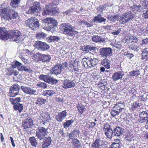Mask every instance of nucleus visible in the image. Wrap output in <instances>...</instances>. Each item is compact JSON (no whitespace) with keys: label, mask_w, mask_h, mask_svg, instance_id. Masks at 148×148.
<instances>
[{"label":"nucleus","mask_w":148,"mask_h":148,"mask_svg":"<svg viewBox=\"0 0 148 148\" xmlns=\"http://www.w3.org/2000/svg\"><path fill=\"white\" fill-rule=\"evenodd\" d=\"M1 16L3 18L9 21H16L19 19L18 14L12 10L9 7L4 8L2 10Z\"/></svg>","instance_id":"1"},{"label":"nucleus","mask_w":148,"mask_h":148,"mask_svg":"<svg viewBox=\"0 0 148 148\" xmlns=\"http://www.w3.org/2000/svg\"><path fill=\"white\" fill-rule=\"evenodd\" d=\"M60 28L63 33L69 36H72L77 33V32L75 30V27L68 23L61 25Z\"/></svg>","instance_id":"2"},{"label":"nucleus","mask_w":148,"mask_h":148,"mask_svg":"<svg viewBox=\"0 0 148 148\" xmlns=\"http://www.w3.org/2000/svg\"><path fill=\"white\" fill-rule=\"evenodd\" d=\"M42 27L47 31H50L56 25L57 22L52 18H47L42 20Z\"/></svg>","instance_id":"3"},{"label":"nucleus","mask_w":148,"mask_h":148,"mask_svg":"<svg viewBox=\"0 0 148 148\" xmlns=\"http://www.w3.org/2000/svg\"><path fill=\"white\" fill-rule=\"evenodd\" d=\"M25 23L27 26L34 30H36L40 26L38 20L35 17L28 18L25 21Z\"/></svg>","instance_id":"4"},{"label":"nucleus","mask_w":148,"mask_h":148,"mask_svg":"<svg viewBox=\"0 0 148 148\" xmlns=\"http://www.w3.org/2000/svg\"><path fill=\"white\" fill-rule=\"evenodd\" d=\"M134 14L131 11H128L121 15L120 18L119 22L121 24H125L134 17Z\"/></svg>","instance_id":"5"},{"label":"nucleus","mask_w":148,"mask_h":148,"mask_svg":"<svg viewBox=\"0 0 148 148\" xmlns=\"http://www.w3.org/2000/svg\"><path fill=\"white\" fill-rule=\"evenodd\" d=\"M124 105L123 102H121L116 103L113 107L111 112V114L113 116L118 115L124 109Z\"/></svg>","instance_id":"6"},{"label":"nucleus","mask_w":148,"mask_h":148,"mask_svg":"<svg viewBox=\"0 0 148 148\" xmlns=\"http://www.w3.org/2000/svg\"><path fill=\"white\" fill-rule=\"evenodd\" d=\"M47 129L42 127H39L36 133V136L37 138L42 140L47 134Z\"/></svg>","instance_id":"7"},{"label":"nucleus","mask_w":148,"mask_h":148,"mask_svg":"<svg viewBox=\"0 0 148 148\" xmlns=\"http://www.w3.org/2000/svg\"><path fill=\"white\" fill-rule=\"evenodd\" d=\"M41 11L40 3L38 2H35L30 7L27 12L28 14H34L40 12Z\"/></svg>","instance_id":"8"},{"label":"nucleus","mask_w":148,"mask_h":148,"mask_svg":"<svg viewBox=\"0 0 148 148\" xmlns=\"http://www.w3.org/2000/svg\"><path fill=\"white\" fill-rule=\"evenodd\" d=\"M108 143L106 141H103L100 139H97L92 144L90 148H106L108 146Z\"/></svg>","instance_id":"9"},{"label":"nucleus","mask_w":148,"mask_h":148,"mask_svg":"<svg viewBox=\"0 0 148 148\" xmlns=\"http://www.w3.org/2000/svg\"><path fill=\"white\" fill-rule=\"evenodd\" d=\"M103 130L104 133L107 137L111 139L112 138L113 134H114V132L113 131L111 128L110 126L107 123L106 124L104 125Z\"/></svg>","instance_id":"10"},{"label":"nucleus","mask_w":148,"mask_h":148,"mask_svg":"<svg viewBox=\"0 0 148 148\" xmlns=\"http://www.w3.org/2000/svg\"><path fill=\"white\" fill-rule=\"evenodd\" d=\"M34 46L39 50L44 51L49 48V45L45 42L40 41H36L34 44Z\"/></svg>","instance_id":"11"},{"label":"nucleus","mask_w":148,"mask_h":148,"mask_svg":"<svg viewBox=\"0 0 148 148\" xmlns=\"http://www.w3.org/2000/svg\"><path fill=\"white\" fill-rule=\"evenodd\" d=\"M21 33L19 31L16 30L12 32L8 35V38L10 41H17L21 38Z\"/></svg>","instance_id":"12"},{"label":"nucleus","mask_w":148,"mask_h":148,"mask_svg":"<svg viewBox=\"0 0 148 148\" xmlns=\"http://www.w3.org/2000/svg\"><path fill=\"white\" fill-rule=\"evenodd\" d=\"M99 52L100 55L104 58L111 56L112 53V49L110 48H103L100 49Z\"/></svg>","instance_id":"13"},{"label":"nucleus","mask_w":148,"mask_h":148,"mask_svg":"<svg viewBox=\"0 0 148 148\" xmlns=\"http://www.w3.org/2000/svg\"><path fill=\"white\" fill-rule=\"evenodd\" d=\"M39 78L40 79H43L45 82L52 84H56L58 82L57 80L45 75H40Z\"/></svg>","instance_id":"14"},{"label":"nucleus","mask_w":148,"mask_h":148,"mask_svg":"<svg viewBox=\"0 0 148 148\" xmlns=\"http://www.w3.org/2000/svg\"><path fill=\"white\" fill-rule=\"evenodd\" d=\"M19 92V86L17 84L12 85L10 88V94L11 97H15Z\"/></svg>","instance_id":"15"},{"label":"nucleus","mask_w":148,"mask_h":148,"mask_svg":"<svg viewBox=\"0 0 148 148\" xmlns=\"http://www.w3.org/2000/svg\"><path fill=\"white\" fill-rule=\"evenodd\" d=\"M75 84L73 81L65 79L63 82L62 87L65 89L70 88L75 86Z\"/></svg>","instance_id":"16"},{"label":"nucleus","mask_w":148,"mask_h":148,"mask_svg":"<svg viewBox=\"0 0 148 148\" xmlns=\"http://www.w3.org/2000/svg\"><path fill=\"white\" fill-rule=\"evenodd\" d=\"M139 121L141 123L146 122L148 119V113L146 111H143L139 114Z\"/></svg>","instance_id":"17"},{"label":"nucleus","mask_w":148,"mask_h":148,"mask_svg":"<svg viewBox=\"0 0 148 148\" xmlns=\"http://www.w3.org/2000/svg\"><path fill=\"white\" fill-rule=\"evenodd\" d=\"M22 90L25 93L32 95L36 92V91L32 88L25 86H22L21 87Z\"/></svg>","instance_id":"18"},{"label":"nucleus","mask_w":148,"mask_h":148,"mask_svg":"<svg viewBox=\"0 0 148 148\" xmlns=\"http://www.w3.org/2000/svg\"><path fill=\"white\" fill-rule=\"evenodd\" d=\"M33 125V120L31 119H26L23 122V125L25 129L31 127Z\"/></svg>","instance_id":"19"},{"label":"nucleus","mask_w":148,"mask_h":148,"mask_svg":"<svg viewBox=\"0 0 148 148\" xmlns=\"http://www.w3.org/2000/svg\"><path fill=\"white\" fill-rule=\"evenodd\" d=\"M38 57L39 58V60L41 61L42 62H49L51 59L50 55L45 54H39Z\"/></svg>","instance_id":"20"},{"label":"nucleus","mask_w":148,"mask_h":148,"mask_svg":"<svg viewBox=\"0 0 148 148\" xmlns=\"http://www.w3.org/2000/svg\"><path fill=\"white\" fill-rule=\"evenodd\" d=\"M83 50L86 52L91 51L97 53L98 49L96 47L92 46L91 45H87L82 48Z\"/></svg>","instance_id":"21"},{"label":"nucleus","mask_w":148,"mask_h":148,"mask_svg":"<svg viewBox=\"0 0 148 148\" xmlns=\"http://www.w3.org/2000/svg\"><path fill=\"white\" fill-rule=\"evenodd\" d=\"M66 112L65 110L63 111L60 112L56 116V119L58 121L61 122L66 116Z\"/></svg>","instance_id":"22"},{"label":"nucleus","mask_w":148,"mask_h":148,"mask_svg":"<svg viewBox=\"0 0 148 148\" xmlns=\"http://www.w3.org/2000/svg\"><path fill=\"white\" fill-rule=\"evenodd\" d=\"M123 129L117 127L114 129V135L116 136H119L123 134Z\"/></svg>","instance_id":"23"},{"label":"nucleus","mask_w":148,"mask_h":148,"mask_svg":"<svg viewBox=\"0 0 148 148\" xmlns=\"http://www.w3.org/2000/svg\"><path fill=\"white\" fill-rule=\"evenodd\" d=\"M62 69V66L58 64L55 65L51 70L52 73H54L56 75L60 74Z\"/></svg>","instance_id":"24"},{"label":"nucleus","mask_w":148,"mask_h":148,"mask_svg":"<svg viewBox=\"0 0 148 148\" xmlns=\"http://www.w3.org/2000/svg\"><path fill=\"white\" fill-rule=\"evenodd\" d=\"M42 140H43L42 144V147L43 148H47L50 145L52 141L50 137H45Z\"/></svg>","instance_id":"25"},{"label":"nucleus","mask_w":148,"mask_h":148,"mask_svg":"<svg viewBox=\"0 0 148 148\" xmlns=\"http://www.w3.org/2000/svg\"><path fill=\"white\" fill-rule=\"evenodd\" d=\"M124 74L121 71H119L113 74L112 77V79L114 81H116L119 79L122 78Z\"/></svg>","instance_id":"26"},{"label":"nucleus","mask_w":148,"mask_h":148,"mask_svg":"<svg viewBox=\"0 0 148 148\" xmlns=\"http://www.w3.org/2000/svg\"><path fill=\"white\" fill-rule=\"evenodd\" d=\"M82 65L86 69H88L92 67L90 60L84 58L82 60Z\"/></svg>","instance_id":"27"},{"label":"nucleus","mask_w":148,"mask_h":148,"mask_svg":"<svg viewBox=\"0 0 148 148\" xmlns=\"http://www.w3.org/2000/svg\"><path fill=\"white\" fill-rule=\"evenodd\" d=\"M8 33L6 31L3 29L0 28V38L2 40L5 39H8Z\"/></svg>","instance_id":"28"},{"label":"nucleus","mask_w":148,"mask_h":148,"mask_svg":"<svg viewBox=\"0 0 148 148\" xmlns=\"http://www.w3.org/2000/svg\"><path fill=\"white\" fill-rule=\"evenodd\" d=\"M148 47V38L143 39L142 40V43L140 44V48L141 49L147 48Z\"/></svg>","instance_id":"29"},{"label":"nucleus","mask_w":148,"mask_h":148,"mask_svg":"<svg viewBox=\"0 0 148 148\" xmlns=\"http://www.w3.org/2000/svg\"><path fill=\"white\" fill-rule=\"evenodd\" d=\"M79 131L78 130H73L69 134V136L70 139H73L72 138L75 137H77L79 134Z\"/></svg>","instance_id":"30"},{"label":"nucleus","mask_w":148,"mask_h":148,"mask_svg":"<svg viewBox=\"0 0 148 148\" xmlns=\"http://www.w3.org/2000/svg\"><path fill=\"white\" fill-rule=\"evenodd\" d=\"M46 101V99L40 98H37V100L35 101V103L38 106H41L43 104L45 103Z\"/></svg>","instance_id":"31"},{"label":"nucleus","mask_w":148,"mask_h":148,"mask_svg":"<svg viewBox=\"0 0 148 148\" xmlns=\"http://www.w3.org/2000/svg\"><path fill=\"white\" fill-rule=\"evenodd\" d=\"M142 49L143 50L142 54L143 58L148 60V46Z\"/></svg>","instance_id":"32"},{"label":"nucleus","mask_w":148,"mask_h":148,"mask_svg":"<svg viewBox=\"0 0 148 148\" xmlns=\"http://www.w3.org/2000/svg\"><path fill=\"white\" fill-rule=\"evenodd\" d=\"M106 19L103 18L101 17V15L99 14L97 16H95L93 19L94 21H98L99 23H101L103 22H105Z\"/></svg>","instance_id":"33"},{"label":"nucleus","mask_w":148,"mask_h":148,"mask_svg":"<svg viewBox=\"0 0 148 148\" xmlns=\"http://www.w3.org/2000/svg\"><path fill=\"white\" fill-rule=\"evenodd\" d=\"M14 108L15 110H18L19 112H20L23 110V106L22 104L18 103L14 105L13 107Z\"/></svg>","instance_id":"34"},{"label":"nucleus","mask_w":148,"mask_h":148,"mask_svg":"<svg viewBox=\"0 0 148 148\" xmlns=\"http://www.w3.org/2000/svg\"><path fill=\"white\" fill-rule=\"evenodd\" d=\"M143 9L141 5H134L132 7H131V12H135L136 11H139L141 10V9Z\"/></svg>","instance_id":"35"},{"label":"nucleus","mask_w":148,"mask_h":148,"mask_svg":"<svg viewBox=\"0 0 148 148\" xmlns=\"http://www.w3.org/2000/svg\"><path fill=\"white\" fill-rule=\"evenodd\" d=\"M50 11V8L47 6H46L44 10L42 12V15L43 16H46L47 15L51 14Z\"/></svg>","instance_id":"36"},{"label":"nucleus","mask_w":148,"mask_h":148,"mask_svg":"<svg viewBox=\"0 0 148 148\" xmlns=\"http://www.w3.org/2000/svg\"><path fill=\"white\" fill-rule=\"evenodd\" d=\"M29 140L32 145L35 147H36L37 145V142L35 137H30L29 138Z\"/></svg>","instance_id":"37"},{"label":"nucleus","mask_w":148,"mask_h":148,"mask_svg":"<svg viewBox=\"0 0 148 148\" xmlns=\"http://www.w3.org/2000/svg\"><path fill=\"white\" fill-rule=\"evenodd\" d=\"M22 65V64L17 60L14 61L12 64V66L13 68H17L18 69V68H20Z\"/></svg>","instance_id":"38"},{"label":"nucleus","mask_w":148,"mask_h":148,"mask_svg":"<svg viewBox=\"0 0 148 148\" xmlns=\"http://www.w3.org/2000/svg\"><path fill=\"white\" fill-rule=\"evenodd\" d=\"M47 35L43 32H39L36 34V38L40 40L46 37Z\"/></svg>","instance_id":"39"},{"label":"nucleus","mask_w":148,"mask_h":148,"mask_svg":"<svg viewBox=\"0 0 148 148\" xmlns=\"http://www.w3.org/2000/svg\"><path fill=\"white\" fill-rule=\"evenodd\" d=\"M77 108L78 109V111L81 114H83V112L86 110V108H84V106L79 104H78L77 105Z\"/></svg>","instance_id":"40"},{"label":"nucleus","mask_w":148,"mask_h":148,"mask_svg":"<svg viewBox=\"0 0 148 148\" xmlns=\"http://www.w3.org/2000/svg\"><path fill=\"white\" fill-rule=\"evenodd\" d=\"M140 74V72L139 70H134L130 72L129 73L131 77L133 76H137L139 75Z\"/></svg>","instance_id":"41"},{"label":"nucleus","mask_w":148,"mask_h":148,"mask_svg":"<svg viewBox=\"0 0 148 148\" xmlns=\"http://www.w3.org/2000/svg\"><path fill=\"white\" fill-rule=\"evenodd\" d=\"M55 92L53 90H49L44 91L43 94L44 95H48L50 96H52Z\"/></svg>","instance_id":"42"},{"label":"nucleus","mask_w":148,"mask_h":148,"mask_svg":"<svg viewBox=\"0 0 148 148\" xmlns=\"http://www.w3.org/2000/svg\"><path fill=\"white\" fill-rule=\"evenodd\" d=\"M9 100L12 104H15L18 102H20L21 98L20 97L16 98L14 99L10 98Z\"/></svg>","instance_id":"43"},{"label":"nucleus","mask_w":148,"mask_h":148,"mask_svg":"<svg viewBox=\"0 0 148 148\" xmlns=\"http://www.w3.org/2000/svg\"><path fill=\"white\" fill-rule=\"evenodd\" d=\"M20 0H11L10 5L13 7H14L18 5L20 3Z\"/></svg>","instance_id":"44"},{"label":"nucleus","mask_w":148,"mask_h":148,"mask_svg":"<svg viewBox=\"0 0 148 148\" xmlns=\"http://www.w3.org/2000/svg\"><path fill=\"white\" fill-rule=\"evenodd\" d=\"M101 64L107 69H109L110 68V63L106 60H104L101 62Z\"/></svg>","instance_id":"45"},{"label":"nucleus","mask_w":148,"mask_h":148,"mask_svg":"<svg viewBox=\"0 0 148 148\" xmlns=\"http://www.w3.org/2000/svg\"><path fill=\"white\" fill-rule=\"evenodd\" d=\"M92 67H93L96 65L98 63L99 60L96 58L92 59L90 60Z\"/></svg>","instance_id":"46"},{"label":"nucleus","mask_w":148,"mask_h":148,"mask_svg":"<svg viewBox=\"0 0 148 148\" xmlns=\"http://www.w3.org/2000/svg\"><path fill=\"white\" fill-rule=\"evenodd\" d=\"M73 122V121L72 120L67 121L64 123L63 125L64 128L67 129L69 127L70 125Z\"/></svg>","instance_id":"47"},{"label":"nucleus","mask_w":148,"mask_h":148,"mask_svg":"<svg viewBox=\"0 0 148 148\" xmlns=\"http://www.w3.org/2000/svg\"><path fill=\"white\" fill-rule=\"evenodd\" d=\"M73 145L74 146V147H77L78 146H80L81 144L79 141L77 139H72Z\"/></svg>","instance_id":"48"},{"label":"nucleus","mask_w":148,"mask_h":148,"mask_svg":"<svg viewBox=\"0 0 148 148\" xmlns=\"http://www.w3.org/2000/svg\"><path fill=\"white\" fill-rule=\"evenodd\" d=\"M92 39L93 41L97 42H101L102 40L101 38L98 36H94L92 37Z\"/></svg>","instance_id":"49"},{"label":"nucleus","mask_w":148,"mask_h":148,"mask_svg":"<svg viewBox=\"0 0 148 148\" xmlns=\"http://www.w3.org/2000/svg\"><path fill=\"white\" fill-rule=\"evenodd\" d=\"M129 39L132 40L133 42L137 43L138 40V39L134 36H130L129 37Z\"/></svg>","instance_id":"50"},{"label":"nucleus","mask_w":148,"mask_h":148,"mask_svg":"<svg viewBox=\"0 0 148 148\" xmlns=\"http://www.w3.org/2000/svg\"><path fill=\"white\" fill-rule=\"evenodd\" d=\"M108 19L111 21H115L117 20L118 18V16L116 15L114 16H108Z\"/></svg>","instance_id":"51"},{"label":"nucleus","mask_w":148,"mask_h":148,"mask_svg":"<svg viewBox=\"0 0 148 148\" xmlns=\"http://www.w3.org/2000/svg\"><path fill=\"white\" fill-rule=\"evenodd\" d=\"M37 86L42 88L45 89L47 87V85L45 83L39 82L37 84Z\"/></svg>","instance_id":"52"},{"label":"nucleus","mask_w":148,"mask_h":148,"mask_svg":"<svg viewBox=\"0 0 148 148\" xmlns=\"http://www.w3.org/2000/svg\"><path fill=\"white\" fill-rule=\"evenodd\" d=\"M140 106L139 104L136 102H134L131 105V108L134 110Z\"/></svg>","instance_id":"53"},{"label":"nucleus","mask_w":148,"mask_h":148,"mask_svg":"<svg viewBox=\"0 0 148 148\" xmlns=\"http://www.w3.org/2000/svg\"><path fill=\"white\" fill-rule=\"evenodd\" d=\"M50 11L51 12V14H54L56 13H58V10L57 7H54L51 8H50Z\"/></svg>","instance_id":"54"},{"label":"nucleus","mask_w":148,"mask_h":148,"mask_svg":"<svg viewBox=\"0 0 148 148\" xmlns=\"http://www.w3.org/2000/svg\"><path fill=\"white\" fill-rule=\"evenodd\" d=\"M49 39L52 41H58L60 39V38L56 36H52L49 37Z\"/></svg>","instance_id":"55"},{"label":"nucleus","mask_w":148,"mask_h":148,"mask_svg":"<svg viewBox=\"0 0 148 148\" xmlns=\"http://www.w3.org/2000/svg\"><path fill=\"white\" fill-rule=\"evenodd\" d=\"M73 8L70 9L68 10L67 11L63 12V14L64 15H69L71 14V13L73 11Z\"/></svg>","instance_id":"56"},{"label":"nucleus","mask_w":148,"mask_h":148,"mask_svg":"<svg viewBox=\"0 0 148 148\" xmlns=\"http://www.w3.org/2000/svg\"><path fill=\"white\" fill-rule=\"evenodd\" d=\"M143 5H144L143 7L142 8L143 9L146 10L148 9V1L146 0L145 2H143Z\"/></svg>","instance_id":"57"},{"label":"nucleus","mask_w":148,"mask_h":148,"mask_svg":"<svg viewBox=\"0 0 148 148\" xmlns=\"http://www.w3.org/2000/svg\"><path fill=\"white\" fill-rule=\"evenodd\" d=\"M40 115L42 116V117L45 119H48V117H49V115L48 114H45L44 113H42Z\"/></svg>","instance_id":"58"},{"label":"nucleus","mask_w":148,"mask_h":148,"mask_svg":"<svg viewBox=\"0 0 148 148\" xmlns=\"http://www.w3.org/2000/svg\"><path fill=\"white\" fill-rule=\"evenodd\" d=\"M121 31V29H119L117 31H114L111 32V34L113 35H118Z\"/></svg>","instance_id":"59"},{"label":"nucleus","mask_w":148,"mask_h":148,"mask_svg":"<svg viewBox=\"0 0 148 148\" xmlns=\"http://www.w3.org/2000/svg\"><path fill=\"white\" fill-rule=\"evenodd\" d=\"M131 48L134 51H137L138 50V47L136 45H132L130 46Z\"/></svg>","instance_id":"60"},{"label":"nucleus","mask_w":148,"mask_h":148,"mask_svg":"<svg viewBox=\"0 0 148 148\" xmlns=\"http://www.w3.org/2000/svg\"><path fill=\"white\" fill-rule=\"evenodd\" d=\"M104 9V7L103 6L100 5L99 6L97 10L99 12H101L103 11Z\"/></svg>","instance_id":"61"},{"label":"nucleus","mask_w":148,"mask_h":148,"mask_svg":"<svg viewBox=\"0 0 148 148\" xmlns=\"http://www.w3.org/2000/svg\"><path fill=\"white\" fill-rule=\"evenodd\" d=\"M125 55L127 56V57L129 59L131 58L134 56L133 54L128 53H125Z\"/></svg>","instance_id":"62"},{"label":"nucleus","mask_w":148,"mask_h":148,"mask_svg":"<svg viewBox=\"0 0 148 148\" xmlns=\"http://www.w3.org/2000/svg\"><path fill=\"white\" fill-rule=\"evenodd\" d=\"M143 16L145 18H148V9L147 10L146 12L143 14Z\"/></svg>","instance_id":"63"},{"label":"nucleus","mask_w":148,"mask_h":148,"mask_svg":"<svg viewBox=\"0 0 148 148\" xmlns=\"http://www.w3.org/2000/svg\"><path fill=\"white\" fill-rule=\"evenodd\" d=\"M131 138V133L130 132H127L125 134V138Z\"/></svg>","instance_id":"64"}]
</instances>
